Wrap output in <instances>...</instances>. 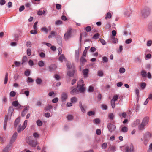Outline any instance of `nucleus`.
Instances as JSON below:
<instances>
[{"instance_id": "obj_1", "label": "nucleus", "mask_w": 152, "mask_h": 152, "mask_svg": "<svg viewBox=\"0 0 152 152\" xmlns=\"http://www.w3.org/2000/svg\"><path fill=\"white\" fill-rule=\"evenodd\" d=\"M151 12L150 9L148 7H145L141 11L142 16L145 18L148 16Z\"/></svg>"}, {"instance_id": "obj_2", "label": "nucleus", "mask_w": 152, "mask_h": 152, "mask_svg": "<svg viewBox=\"0 0 152 152\" xmlns=\"http://www.w3.org/2000/svg\"><path fill=\"white\" fill-rule=\"evenodd\" d=\"M26 141L32 147H36L37 144L36 140H32L30 137H27L26 138Z\"/></svg>"}, {"instance_id": "obj_3", "label": "nucleus", "mask_w": 152, "mask_h": 152, "mask_svg": "<svg viewBox=\"0 0 152 152\" xmlns=\"http://www.w3.org/2000/svg\"><path fill=\"white\" fill-rule=\"evenodd\" d=\"M12 115V113L9 112L6 115L5 117L4 124V129L5 130L6 129V127L8 121L10 120Z\"/></svg>"}, {"instance_id": "obj_4", "label": "nucleus", "mask_w": 152, "mask_h": 152, "mask_svg": "<svg viewBox=\"0 0 152 152\" xmlns=\"http://www.w3.org/2000/svg\"><path fill=\"white\" fill-rule=\"evenodd\" d=\"M151 136V134L148 132H146L144 135V144L145 145H147L148 142L149 141Z\"/></svg>"}, {"instance_id": "obj_5", "label": "nucleus", "mask_w": 152, "mask_h": 152, "mask_svg": "<svg viewBox=\"0 0 152 152\" xmlns=\"http://www.w3.org/2000/svg\"><path fill=\"white\" fill-rule=\"evenodd\" d=\"M72 35V29L70 28L65 33L64 35L65 40H67L69 39Z\"/></svg>"}, {"instance_id": "obj_6", "label": "nucleus", "mask_w": 152, "mask_h": 152, "mask_svg": "<svg viewBox=\"0 0 152 152\" xmlns=\"http://www.w3.org/2000/svg\"><path fill=\"white\" fill-rule=\"evenodd\" d=\"M84 84H80V83H77V88H79L78 90L79 93H83L85 91L86 88L84 87Z\"/></svg>"}, {"instance_id": "obj_7", "label": "nucleus", "mask_w": 152, "mask_h": 152, "mask_svg": "<svg viewBox=\"0 0 152 152\" xmlns=\"http://www.w3.org/2000/svg\"><path fill=\"white\" fill-rule=\"evenodd\" d=\"M107 128L109 131L110 132H112L115 130L116 126L115 125L110 123L107 125Z\"/></svg>"}, {"instance_id": "obj_8", "label": "nucleus", "mask_w": 152, "mask_h": 152, "mask_svg": "<svg viewBox=\"0 0 152 152\" xmlns=\"http://www.w3.org/2000/svg\"><path fill=\"white\" fill-rule=\"evenodd\" d=\"M17 135L18 134L17 132H15L13 134L10 140V144H12L14 142L16 139L17 138Z\"/></svg>"}, {"instance_id": "obj_9", "label": "nucleus", "mask_w": 152, "mask_h": 152, "mask_svg": "<svg viewBox=\"0 0 152 152\" xmlns=\"http://www.w3.org/2000/svg\"><path fill=\"white\" fill-rule=\"evenodd\" d=\"M134 151V146L132 144H131L130 147H126L125 149V152H133Z\"/></svg>"}, {"instance_id": "obj_10", "label": "nucleus", "mask_w": 152, "mask_h": 152, "mask_svg": "<svg viewBox=\"0 0 152 152\" xmlns=\"http://www.w3.org/2000/svg\"><path fill=\"white\" fill-rule=\"evenodd\" d=\"M68 97V95L66 93L63 92L61 94V100L64 102L66 101Z\"/></svg>"}, {"instance_id": "obj_11", "label": "nucleus", "mask_w": 152, "mask_h": 152, "mask_svg": "<svg viewBox=\"0 0 152 152\" xmlns=\"http://www.w3.org/2000/svg\"><path fill=\"white\" fill-rule=\"evenodd\" d=\"M149 118L148 117H145L142 120V124L146 126L149 121Z\"/></svg>"}, {"instance_id": "obj_12", "label": "nucleus", "mask_w": 152, "mask_h": 152, "mask_svg": "<svg viewBox=\"0 0 152 152\" xmlns=\"http://www.w3.org/2000/svg\"><path fill=\"white\" fill-rule=\"evenodd\" d=\"M76 71V70L75 69H73L72 71L69 70L67 72V75L70 77H72L74 76V74Z\"/></svg>"}, {"instance_id": "obj_13", "label": "nucleus", "mask_w": 152, "mask_h": 152, "mask_svg": "<svg viewBox=\"0 0 152 152\" xmlns=\"http://www.w3.org/2000/svg\"><path fill=\"white\" fill-rule=\"evenodd\" d=\"M88 72L89 70L88 69H86L83 70V74L84 78H86L88 77Z\"/></svg>"}, {"instance_id": "obj_14", "label": "nucleus", "mask_w": 152, "mask_h": 152, "mask_svg": "<svg viewBox=\"0 0 152 152\" xmlns=\"http://www.w3.org/2000/svg\"><path fill=\"white\" fill-rule=\"evenodd\" d=\"M57 68V66L55 64H52L49 67V70L50 72H52L55 70Z\"/></svg>"}, {"instance_id": "obj_15", "label": "nucleus", "mask_w": 152, "mask_h": 152, "mask_svg": "<svg viewBox=\"0 0 152 152\" xmlns=\"http://www.w3.org/2000/svg\"><path fill=\"white\" fill-rule=\"evenodd\" d=\"M29 108V106H27L24 108L21 113V115L22 117H24L26 115L27 112V110H28Z\"/></svg>"}, {"instance_id": "obj_16", "label": "nucleus", "mask_w": 152, "mask_h": 152, "mask_svg": "<svg viewBox=\"0 0 152 152\" xmlns=\"http://www.w3.org/2000/svg\"><path fill=\"white\" fill-rule=\"evenodd\" d=\"M12 144H10L8 145L5 148H4L3 150V152H8L11 150L12 148Z\"/></svg>"}, {"instance_id": "obj_17", "label": "nucleus", "mask_w": 152, "mask_h": 152, "mask_svg": "<svg viewBox=\"0 0 152 152\" xmlns=\"http://www.w3.org/2000/svg\"><path fill=\"white\" fill-rule=\"evenodd\" d=\"M87 61L86 59L83 56H82L80 58V64L81 66H83L85 64V63Z\"/></svg>"}, {"instance_id": "obj_18", "label": "nucleus", "mask_w": 152, "mask_h": 152, "mask_svg": "<svg viewBox=\"0 0 152 152\" xmlns=\"http://www.w3.org/2000/svg\"><path fill=\"white\" fill-rule=\"evenodd\" d=\"M77 88L73 89L70 92V93L72 95L77 94L79 93L78 89Z\"/></svg>"}, {"instance_id": "obj_19", "label": "nucleus", "mask_w": 152, "mask_h": 152, "mask_svg": "<svg viewBox=\"0 0 152 152\" xmlns=\"http://www.w3.org/2000/svg\"><path fill=\"white\" fill-rule=\"evenodd\" d=\"M12 105L15 107H18L19 108H20L21 107H22L19 104L17 100L13 101L12 103Z\"/></svg>"}, {"instance_id": "obj_20", "label": "nucleus", "mask_w": 152, "mask_h": 152, "mask_svg": "<svg viewBox=\"0 0 152 152\" xmlns=\"http://www.w3.org/2000/svg\"><path fill=\"white\" fill-rule=\"evenodd\" d=\"M20 120V118L19 117H18L15 120L14 123V127L16 128L18 125L19 124Z\"/></svg>"}, {"instance_id": "obj_21", "label": "nucleus", "mask_w": 152, "mask_h": 152, "mask_svg": "<svg viewBox=\"0 0 152 152\" xmlns=\"http://www.w3.org/2000/svg\"><path fill=\"white\" fill-rule=\"evenodd\" d=\"M79 106L80 107V109L81 110V111L83 113H85L86 111V110L83 107V106L82 103L81 102H79Z\"/></svg>"}, {"instance_id": "obj_22", "label": "nucleus", "mask_w": 152, "mask_h": 152, "mask_svg": "<svg viewBox=\"0 0 152 152\" xmlns=\"http://www.w3.org/2000/svg\"><path fill=\"white\" fill-rule=\"evenodd\" d=\"M146 84L145 83H141L140 86L142 89H144L146 87Z\"/></svg>"}, {"instance_id": "obj_23", "label": "nucleus", "mask_w": 152, "mask_h": 152, "mask_svg": "<svg viewBox=\"0 0 152 152\" xmlns=\"http://www.w3.org/2000/svg\"><path fill=\"white\" fill-rule=\"evenodd\" d=\"M135 93L137 95V102H138V100H139L140 95H139V90L138 89H136L135 90Z\"/></svg>"}, {"instance_id": "obj_24", "label": "nucleus", "mask_w": 152, "mask_h": 152, "mask_svg": "<svg viewBox=\"0 0 152 152\" xmlns=\"http://www.w3.org/2000/svg\"><path fill=\"white\" fill-rule=\"evenodd\" d=\"M145 126L141 123V124L138 127V129L140 130H143L145 129Z\"/></svg>"}, {"instance_id": "obj_25", "label": "nucleus", "mask_w": 152, "mask_h": 152, "mask_svg": "<svg viewBox=\"0 0 152 152\" xmlns=\"http://www.w3.org/2000/svg\"><path fill=\"white\" fill-rule=\"evenodd\" d=\"M141 75L142 77H145L146 76V72L145 70H143L141 72Z\"/></svg>"}, {"instance_id": "obj_26", "label": "nucleus", "mask_w": 152, "mask_h": 152, "mask_svg": "<svg viewBox=\"0 0 152 152\" xmlns=\"http://www.w3.org/2000/svg\"><path fill=\"white\" fill-rule=\"evenodd\" d=\"M112 39V42L113 43H117L118 42V39L117 38H115V37H111Z\"/></svg>"}, {"instance_id": "obj_27", "label": "nucleus", "mask_w": 152, "mask_h": 152, "mask_svg": "<svg viewBox=\"0 0 152 152\" xmlns=\"http://www.w3.org/2000/svg\"><path fill=\"white\" fill-rule=\"evenodd\" d=\"M128 131V128L127 127L124 126L122 127L121 129V131L122 132L126 133Z\"/></svg>"}, {"instance_id": "obj_28", "label": "nucleus", "mask_w": 152, "mask_h": 152, "mask_svg": "<svg viewBox=\"0 0 152 152\" xmlns=\"http://www.w3.org/2000/svg\"><path fill=\"white\" fill-rule=\"evenodd\" d=\"M65 58L64 55L62 54L61 55L59 58L58 60L61 62H63V60L65 59Z\"/></svg>"}, {"instance_id": "obj_29", "label": "nucleus", "mask_w": 152, "mask_h": 152, "mask_svg": "<svg viewBox=\"0 0 152 152\" xmlns=\"http://www.w3.org/2000/svg\"><path fill=\"white\" fill-rule=\"evenodd\" d=\"M8 74L7 72L6 73L5 78H4V83L5 84H6L8 81Z\"/></svg>"}, {"instance_id": "obj_30", "label": "nucleus", "mask_w": 152, "mask_h": 152, "mask_svg": "<svg viewBox=\"0 0 152 152\" xmlns=\"http://www.w3.org/2000/svg\"><path fill=\"white\" fill-rule=\"evenodd\" d=\"M112 15L111 13L110 12H108L106 14V16L105 17V19H110L111 18Z\"/></svg>"}, {"instance_id": "obj_31", "label": "nucleus", "mask_w": 152, "mask_h": 152, "mask_svg": "<svg viewBox=\"0 0 152 152\" xmlns=\"http://www.w3.org/2000/svg\"><path fill=\"white\" fill-rule=\"evenodd\" d=\"M38 65L39 66L42 67L44 66L45 63L43 61H40L38 63Z\"/></svg>"}, {"instance_id": "obj_32", "label": "nucleus", "mask_w": 152, "mask_h": 152, "mask_svg": "<svg viewBox=\"0 0 152 152\" xmlns=\"http://www.w3.org/2000/svg\"><path fill=\"white\" fill-rule=\"evenodd\" d=\"M37 125L39 126H40L42 125V122L40 120H38L36 121Z\"/></svg>"}, {"instance_id": "obj_33", "label": "nucleus", "mask_w": 152, "mask_h": 152, "mask_svg": "<svg viewBox=\"0 0 152 152\" xmlns=\"http://www.w3.org/2000/svg\"><path fill=\"white\" fill-rule=\"evenodd\" d=\"M99 33H96L93 36L92 38L93 39H97L99 38Z\"/></svg>"}, {"instance_id": "obj_34", "label": "nucleus", "mask_w": 152, "mask_h": 152, "mask_svg": "<svg viewBox=\"0 0 152 152\" xmlns=\"http://www.w3.org/2000/svg\"><path fill=\"white\" fill-rule=\"evenodd\" d=\"M53 108V106L51 105H48L45 108V110L46 111L50 110V109Z\"/></svg>"}, {"instance_id": "obj_35", "label": "nucleus", "mask_w": 152, "mask_h": 152, "mask_svg": "<svg viewBox=\"0 0 152 152\" xmlns=\"http://www.w3.org/2000/svg\"><path fill=\"white\" fill-rule=\"evenodd\" d=\"M87 115L89 116L94 115L95 114V112L93 111H89L88 112Z\"/></svg>"}, {"instance_id": "obj_36", "label": "nucleus", "mask_w": 152, "mask_h": 152, "mask_svg": "<svg viewBox=\"0 0 152 152\" xmlns=\"http://www.w3.org/2000/svg\"><path fill=\"white\" fill-rule=\"evenodd\" d=\"M120 116L121 118H126L127 117V114L125 112H123L121 115H119Z\"/></svg>"}, {"instance_id": "obj_37", "label": "nucleus", "mask_w": 152, "mask_h": 152, "mask_svg": "<svg viewBox=\"0 0 152 152\" xmlns=\"http://www.w3.org/2000/svg\"><path fill=\"white\" fill-rule=\"evenodd\" d=\"M42 80V79L39 78H37L36 80V83L37 84H41Z\"/></svg>"}, {"instance_id": "obj_38", "label": "nucleus", "mask_w": 152, "mask_h": 152, "mask_svg": "<svg viewBox=\"0 0 152 152\" xmlns=\"http://www.w3.org/2000/svg\"><path fill=\"white\" fill-rule=\"evenodd\" d=\"M41 31H42L44 32L46 34H47L48 31V28L45 27L42 28L41 29Z\"/></svg>"}, {"instance_id": "obj_39", "label": "nucleus", "mask_w": 152, "mask_h": 152, "mask_svg": "<svg viewBox=\"0 0 152 152\" xmlns=\"http://www.w3.org/2000/svg\"><path fill=\"white\" fill-rule=\"evenodd\" d=\"M114 115L113 113H110L108 116V118L110 120H113Z\"/></svg>"}, {"instance_id": "obj_40", "label": "nucleus", "mask_w": 152, "mask_h": 152, "mask_svg": "<svg viewBox=\"0 0 152 152\" xmlns=\"http://www.w3.org/2000/svg\"><path fill=\"white\" fill-rule=\"evenodd\" d=\"M93 122L96 124H99L100 122V120L99 118H96L94 120Z\"/></svg>"}, {"instance_id": "obj_41", "label": "nucleus", "mask_w": 152, "mask_h": 152, "mask_svg": "<svg viewBox=\"0 0 152 152\" xmlns=\"http://www.w3.org/2000/svg\"><path fill=\"white\" fill-rule=\"evenodd\" d=\"M25 75L26 76H28L30 74V71L29 70H27L25 71Z\"/></svg>"}, {"instance_id": "obj_42", "label": "nucleus", "mask_w": 152, "mask_h": 152, "mask_svg": "<svg viewBox=\"0 0 152 152\" xmlns=\"http://www.w3.org/2000/svg\"><path fill=\"white\" fill-rule=\"evenodd\" d=\"M71 102L72 103H75L77 102V99L75 97H73L71 98Z\"/></svg>"}, {"instance_id": "obj_43", "label": "nucleus", "mask_w": 152, "mask_h": 152, "mask_svg": "<svg viewBox=\"0 0 152 152\" xmlns=\"http://www.w3.org/2000/svg\"><path fill=\"white\" fill-rule=\"evenodd\" d=\"M23 127L21 126V125L20 124L18 126L17 130L18 133L21 132V131H23V130H22Z\"/></svg>"}, {"instance_id": "obj_44", "label": "nucleus", "mask_w": 152, "mask_h": 152, "mask_svg": "<svg viewBox=\"0 0 152 152\" xmlns=\"http://www.w3.org/2000/svg\"><path fill=\"white\" fill-rule=\"evenodd\" d=\"M27 58L26 56H23L22 60V64H23L25 62L27 61Z\"/></svg>"}, {"instance_id": "obj_45", "label": "nucleus", "mask_w": 152, "mask_h": 152, "mask_svg": "<svg viewBox=\"0 0 152 152\" xmlns=\"http://www.w3.org/2000/svg\"><path fill=\"white\" fill-rule=\"evenodd\" d=\"M97 74L99 77H102L103 75V72L102 71L99 70Z\"/></svg>"}, {"instance_id": "obj_46", "label": "nucleus", "mask_w": 152, "mask_h": 152, "mask_svg": "<svg viewBox=\"0 0 152 152\" xmlns=\"http://www.w3.org/2000/svg\"><path fill=\"white\" fill-rule=\"evenodd\" d=\"M118 95H115L113 96V98L111 100L115 101L118 100Z\"/></svg>"}, {"instance_id": "obj_47", "label": "nucleus", "mask_w": 152, "mask_h": 152, "mask_svg": "<svg viewBox=\"0 0 152 152\" xmlns=\"http://www.w3.org/2000/svg\"><path fill=\"white\" fill-rule=\"evenodd\" d=\"M111 104L112 107L113 108H114L115 107V101L111 100Z\"/></svg>"}, {"instance_id": "obj_48", "label": "nucleus", "mask_w": 152, "mask_h": 152, "mask_svg": "<svg viewBox=\"0 0 152 152\" xmlns=\"http://www.w3.org/2000/svg\"><path fill=\"white\" fill-rule=\"evenodd\" d=\"M27 54L28 56H31V51L30 49H28L27 50Z\"/></svg>"}, {"instance_id": "obj_49", "label": "nucleus", "mask_w": 152, "mask_h": 152, "mask_svg": "<svg viewBox=\"0 0 152 152\" xmlns=\"http://www.w3.org/2000/svg\"><path fill=\"white\" fill-rule=\"evenodd\" d=\"M99 41L103 45H104L106 44V42L103 39L100 38Z\"/></svg>"}, {"instance_id": "obj_50", "label": "nucleus", "mask_w": 152, "mask_h": 152, "mask_svg": "<svg viewBox=\"0 0 152 152\" xmlns=\"http://www.w3.org/2000/svg\"><path fill=\"white\" fill-rule=\"evenodd\" d=\"M91 27L89 26H87L85 28L87 32H90L91 31Z\"/></svg>"}, {"instance_id": "obj_51", "label": "nucleus", "mask_w": 152, "mask_h": 152, "mask_svg": "<svg viewBox=\"0 0 152 152\" xmlns=\"http://www.w3.org/2000/svg\"><path fill=\"white\" fill-rule=\"evenodd\" d=\"M16 92L14 91H11L10 93V96L11 97H14L16 95Z\"/></svg>"}, {"instance_id": "obj_52", "label": "nucleus", "mask_w": 152, "mask_h": 152, "mask_svg": "<svg viewBox=\"0 0 152 152\" xmlns=\"http://www.w3.org/2000/svg\"><path fill=\"white\" fill-rule=\"evenodd\" d=\"M58 101V99L57 97L53 99L52 101V102L53 103H56Z\"/></svg>"}, {"instance_id": "obj_53", "label": "nucleus", "mask_w": 152, "mask_h": 152, "mask_svg": "<svg viewBox=\"0 0 152 152\" xmlns=\"http://www.w3.org/2000/svg\"><path fill=\"white\" fill-rule=\"evenodd\" d=\"M45 13V12L44 11H41L39 10V11L38 12V14L39 15H43Z\"/></svg>"}, {"instance_id": "obj_54", "label": "nucleus", "mask_w": 152, "mask_h": 152, "mask_svg": "<svg viewBox=\"0 0 152 152\" xmlns=\"http://www.w3.org/2000/svg\"><path fill=\"white\" fill-rule=\"evenodd\" d=\"M56 8L57 10H59L61 9V6L60 4H57L56 5Z\"/></svg>"}, {"instance_id": "obj_55", "label": "nucleus", "mask_w": 152, "mask_h": 152, "mask_svg": "<svg viewBox=\"0 0 152 152\" xmlns=\"http://www.w3.org/2000/svg\"><path fill=\"white\" fill-rule=\"evenodd\" d=\"M132 42V39L131 38L129 39H127L125 41V43L127 44L130 43Z\"/></svg>"}, {"instance_id": "obj_56", "label": "nucleus", "mask_w": 152, "mask_h": 152, "mask_svg": "<svg viewBox=\"0 0 152 152\" xmlns=\"http://www.w3.org/2000/svg\"><path fill=\"white\" fill-rule=\"evenodd\" d=\"M73 118V116L71 115H69L67 117V119L69 120H72Z\"/></svg>"}, {"instance_id": "obj_57", "label": "nucleus", "mask_w": 152, "mask_h": 152, "mask_svg": "<svg viewBox=\"0 0 152 152\" xmlns=\"http://www.w3.org/2000/svg\"><path fill=\"white\" fill-rule=\"evenodd\" d=\"M110 149L111 151H113V152L115 151V146H112L110 147Z\"/></svg>"}, {"instance_id": "obj_58", "label": "nucleus", "mask_w": 152, "mask_h": 152, "mask_svg": "<svg viewBox=\"0 0 152 152\" xmlns=\"http://www.w3.org/2000/svg\"><path fill=\"white\" fill-rule=\"evenodd\" d=\"M39 56L41 58H44L45 57V54L43 52H41L39 54Z\"/></svg>"}, {"instance_id": "obj_59", "label": "nucleus", "mask_w": 152, "mask_h": 152, "mask_svg": "<svg viewBox=\"0 0 152 152\" xmlns=\"http://www.w3.org/2000/svg\"><path fill=\"white\" fill-rule=\"evenodd\" d=\"M26 46L29 48H30L31 47V42L29 41H28L27 42L26 44Z\"/></svg>"}, {"instance_id": "obj_60", "label": "nucleus", "mask_w": 152, "mask_h": 152, "mask_svg": "<svg viewBox=\"0 0 152 152\" xmlns=\"http://www.w3.org/2000/svg\"><path fill=\"white\" fill-rule=\"evenodd\" d=\"M37 30H32L31 31L30 33L31 34H35L37 33Z\"/></svg>"}, {"instance_id": "obj_61", "label": "nucleus", "mask_w": 152, "mask_h": 152, "mask_svg": "<svg viewBox=\"0 0 152 152\" xmlns=\"http://www.w3.org/2000/svg\"><path fill=\"white\" fill-rule=\"evenodd\" d=\"M102 108L103 110H106L107 109V106L104 104H103L102 105Z\"/></svg>"}, {"instance_id": "obj_62", "label": "nucleus", "mask_w": 152, "mask_h": 152, "mask_svg": "<svg viewBox=\"0 0 152 152\" xmlns=\"http://www.w3.org/2000/svg\"><path fill=\"white\" fill-rule=\"evenodd\" d=\"M25 9V7L24 6L22 5L19 8V11L20 12H21L23 10Z\"/></svg>"}, {"instance_id": "obj_63", "label": "nucleus", "mask_w": 152, "mask_h": 152, "mask_svg": "<svg viewBox=\"0 0 152 152\" xmlns=\"http://www.w3.org/2000/svg\"><path fill=\"white\" fill-rule=\"evenodd\" d=\"M27 81L29 83H33L34 82L33 80L31 78L28 77L27 78Z\"/></svg>"}, {"instance_id": "obj_64", "label": "nucleus", "mask_w": 152, "mask_h": 152, "mask_svg": "<svg viewBox=\"0 0 152 152\" xmlns=\"http://www.w3.org/2000/svg\"><path fill=\"white\" fill-rule=\"evenodd\" d=\"M148 28L149 30L152 32V23H151L149 24Z\"/></svg>"}]
</instances>
